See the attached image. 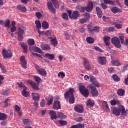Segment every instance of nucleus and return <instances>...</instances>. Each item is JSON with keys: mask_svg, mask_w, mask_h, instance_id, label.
Returning a JSON list of instances; mask_svg holds the SVG:
<instances>
[{"mask_svg": "<svg viewBox=\"0 0 128 128\" xmlns=\"http://www.w3.org/2000/svg\"><path fill=\"white\" fill-rule=\"evenodd\" d=\"M86 104L88 106H94V101L89 99L86 102Z\"/></svg>", "mask_w": 128, "mask_h": 128, "instance_id": "nucleus-36", "label": "nucleus"}, {"mask_svg": "<svg viewBox=\"0 0 128 128\" xmlns=\"http://www.w3.org/2000/svg\"><path fill=\"white\" fill-rule=\"evenodd\" d=\"M28 84H30L32 86V88L34 90H38V85L36 84L34 82H32V80H28Z\"/></svg>", "mask_w": 128, "mask_h": 128, "instance_id": "nucleus-15", "label": "nucleus"}, {"mask_svg": "<svg viewBox=\"0 0 128 128\" xmlns=\"http://www.w3.org/2000/svg\"><path fill=\"white\" fill-rule=\"evenodd\" d=\"M40 106L42 108H44L46 106V101L44 100H42L40 103Z\"/></svg>", "mask_w": 128, "mask_h": 128, "instance_id": "nucleus-64", "label": "nucleus"}, {"mask_svg": "<svg viewBox=\"0 0 128 128\" xmlns=\"http://www.w3.org/2000/svg\"><path fill=\"white\" fill-rule=\"evenodd\" d=\"M120 38L121 40V42L122 44H126V46H128V39L126 40V42H124V37L122 35L120 36Z\"/></svg>", "mask_w": 128, "mask_h": 128, "instance_id": "nucleus-33", "label": "nucleus"}, {"mask_svg": "<svg viewBox=\"0 0 128 128\" xmlns=\"http://www.w3.org/2000/svg\"><path fill=\"white\" fill-rule=\"evenodd\" d=\"M86 40L88 44H94V38L92 37H88L86 39Z\"/></svg>", "mask_w": 128, "mask_h": 128, "instance_id": "nucleus-34", "label": "nucleus"}, {"mask_svg": "<svg viewBox=\"0 0 128 128\" xmlns=\"http://www.w3.org/2000/svg\"><path fill=\"white\" fill-rule=\"evenodd\" d=\"M28 88H24L23 91L22 92V95L23 96H24V98H29L30 94V93L28 92H26V90Z\"/></svg>", "mask_w": 128, "mask_h": 128, "instance_id": "nucleus-30", "label": "nucleus"}, {"mask_svg": "<svg viewBox=\"0 0 128 128\" xmlns=\"http://www.w3.org/2000/svg\"><path fill=\"white\" fill-rule=\"evenodd\" d=\"M48 6L49 10H50L52 14H56V10L54 8V6L52 5V4L51 3V2H48Z\"/></svg>", "mask_w": 128, "mask_h": 128, "instance_id": "nucleus-19", "label": "nucleus"}, {"mask_svg": "<svg viewBox=\"0 0 128 128\" xmlns=\"http://www.w3.org/2000/svg\"><path fill=\"white\" fill-rule=\"evenodd\" d=\"M17 84H18L20 88H23L24 90V88H26V86H24V84H22V82L18 83Z\"/></svg>", "mask_w": 128, "mask_h": 128, "instance_id": "nucleus-58", "label": "nucleus"}, {"mask_svg": "<svg viewBox=\"0 0 128 128\" xmlns=\"http://www.w3.org/2000/svg\"><path fill=\"white\" fill-rule=\"evenodd\" d=\"M42 14H40V12H36V18H42Z\"/></svg>", "mask_w": 128, "mask_h": 128, "instance_id": "nucleus-60", "label": "nucleus"}, {"mask_svg": "<svg viewBox=\"0 0 128 128\" xmlns=\"http://www.w3.org/2000/svg\"><path fill=\"white\" fill-rule=\"evenodd\" d=\"M24 30H25V29H24V26H20L18 28V34H24Z\"/></svg>", "mask_w": 128, "mask_h": 128, "instance_id": "nucleus-31", "label": "nucleus"}, {"mask_svg": "<svg viewBox=\"0 0 128 128\" xmlns=\"http://www.w3.org/2000/svg\"><path fill=\"white\" fill-rule=\"evenodd\" d=\"M111 64L112 66H120L122 63L118 60H111Z\"/></svg>", "mask_w": 128, "mask_h": 128, "instance_id": "nucleus-14", "label": "nucleus"}, {"mask_svg": "<svg viewBox=\"0 0 128 128\" xmlns=\"http://www.w3.org/2000/svg\"><path fill=\"white\" fill-rule=\"evenodd\" d=\"M125 93L126 92H124V90L122 89H119L118 91V94L120 96H124Z\"/></svg>", "mask_w": 128, "mask_h": 128, "instance_id": "nucleus-43", "label": "nucleus"}, {"mask_svg": "<svg viewBox=\"0 0 128 128\" xmlns=\"http://www.w3.org/2000/svg\"><path fill=\"white\" fill-rule=\"evenodd\" d=\"M52 102H54V98H52L50 100H48L47 104H48V106H50V104H52Z\"/></svg>", "mask_w": 128, "mask_h": 128, "instance_id": "nucleus-59", "label": "nucleus"}, {"mask_svg": "<svg viewBox=\"0 0 128 128\" xmlns=\"http://www.w3.org/2000/svg\"><path fill=\"white\" fill-rule=\"evenodd\" d=\"M84 18L80 19V24H86L88 20H90V14L88 13H85L84 14Z\"/></svg>", "mask_w": 128, "mask_h": 128, "instance_id": "nucleus-13", "label": "nucleus"}, {"mask_svg": "<svg viewBox=\"0 0 128 128\" xmlns=\"http://www.w3.org/2000/svg\"><path fill=\"white\" fill-rule=\"evenodd\" d=\"M2 26H4L5 28H10V19H7L5 22L3 21Z\"/></svg>", "mask_w": 128, "mask_h": 128, "instance_id": "nucleus-29", "label": "nucleus"}, {"mask_svg": "<svg viewBox=\"0 0 128 128\" xmlns=\"http://www.w3.org/2000/svg\"><path fill=\"white\" fill-rule=\"evenodd\" d=\"M28 44L29 46H34V44H36V42H34V39H29L28 40Z\"/></svg>", "mask_w": 128, "mask_h": 128, "instance_id": "nucleus-47", "label": "nucleus"}, {"mask_svg": "<svg viewBox=\"0 0 128 128\" xmlns=\"http://www.w3.org/2000/svg\"><path fill=\"white\" fill-rule=\"evenodd\" d=\"M64 36L66 38V39L67 40H70V34L68 32H64Z\"/></svg>", "mask_w": 128, "mask_h": 128, "instance_id": "nucleus-49", "label": "nucleus"}, {"mask_svg": "<svg viewBox=\"0 0 128 128\" xmlns=\"http://www.w3.org/2000/svg\"><path fill=\"white\" fill-rule=\"evenodd\" d=\"M97 60L99 64H100V66H105V64H106V62H108L106 57L98 56Z\"/></svg>", "mask_w": 128, "mask_h": 128, "instance_id": "nucleus-11", "label": "nucleus"}, {"mask_svg": "<svg viewBox=\"0 0 128 128\" xmlns=\"http://www.w3.org/2000/svg\"><path fill=\"white\" fill-rule=\"evenodd\" d=\"M116 28H117L120 29V28H122V25L120 24H118V23H116Z\"/></svg>", "mask_w": 128, "mask_h": 128, "instance_id": "nucleus-63", "label": "nucleus"}, {"mask_svg": "<svg viewBox=\"0 0 128 128\" xmlns=\"http://www.w3.org/2000/svg\"><path fill=\"white\" fill-rule=\"evenodd\" d=\"M18 8L22 12H26V8L24 6L22 5H19L18 6Z\"/></svg>", "mask_w": 128, "mask_h": 128, "instance_id": "nucleus-39", "label": "nucleus"}, {"mask_svg": "<svg viewBox=\"0 0 128 128\" xmlns=\"http://www.w3.org/2000/svg\"><path fill=\"white\" fill-rule=\"evenodd\" d=\"M111 10L112 12H113V14H118V12L120 14L121 12H122V10L119 9L118 8H116V7L111 8Z\"/></svg>", "mask_w": 128, "mask_h": 128, "instance_id": "nucleus-22", "label": "nucleus"}, {"mask_svg": "<svg viewBox=\"0 0 128 128\" xmlns=\"http://www.w3.org/2000/svg\"><path fill=\"white\" fill-rule=\"evenodd\" d=\"M102 108L104 112H110V107L108 104L106 102H104L102 103Z\"/></svg>", "mask_w": 128, "mask_h": 128, "instance_id": "nucleus-27", "label": "nucleus"}, {"mask_svg": "<svg viewBox=\"0 0 128 128\" xmlns=\"http://www.w3.org/2000/svg\"><path fill=\"white\" fill-rule=\"evenodd\" d=\"M59 124H60L61 126H66V124H68V122L64 120H60Z\"/></svg>", "mask_w": 128, "mask_h": 128, "instance_id": "nucleus-55", "label": "nucleus"}, {"mask_svg": "<svg viewBox=\"0 0 128 128\" xmlns=\"http://www.w3.org/2000/svg\"><path fill=\"white\" fill-rule=\"evenodd\" d=\"M0 68H1L2 74H6L8 70L2 63H0Z\"/></svg>", "mask_w": 128, "mask_h": 128, "instance_id": "nucleus-38", "label": "nucleus"}, {"mask_svg": "<svg viewBox=\"0 0 128 128\" xmlns=\"http://www.w3.org/2000/svg\"><path fill=\"white\" fill-rule=\"evenodd\" d=\"M50 42L52 44V46H54V48L56 46H58V40L56 39V37H54V38H50Z\"/></svg>", "mask_w": 128, "mask_h": 128, "instance_id": "nucleus-16", "label": "nucleus"}, {"mask_svg": "<svg viewBox=\"0 0 128 128\" xmlns=\"http://www.w3.org/2000/svg\"><path fill=\"white\" fill-rule=\"evenodd\" d=\"M15 110H16V111L17 112H20V107L18 105H16L15 106Z\"/></svg>", "mask_w": 128, "mask_h": 128, "instance_id": "nucleus-62", "label": "nucleus"}, {"mask_svg": "<svg viewBox=\"0 0 128 128\" xmlns=\"http://www.w3.org/2000/svg\"><path fill=\"white\" fill-rule=\"evenodd\" d=\"M78 18H80V12L78 11L74 12L71 20H78Z\"/></svg>", "mask_w": 128, "mask_h": 128, "instance_id": "nucleus-24", "label": "nucleus"}, {"mask_svg": "<svg viewBox=\"0 0 128 128\" xmlns=\"http://www.w3.org/2000/svg\"><path fill=\"white\" fill-rule=\"evenodd\" d=\"M96 10L97 12V14L98 16V18H102V12L100 8L97 7L96 8Z\"/></svg>", "mask_w": 128, "mask_h": 128, "instance_id": "nucleus-32", "label": "nucleus"}, {"mask_svg": "<svg viewBox=\"0 0 128 128\" xmlns=\"http://www.w3.org/2000/svg\"><path fill=\"white\" fill-rule=\"evenodd\" d=\"M49 114L51 116V120H56L58 118V116H56V112L54 110H52L50 112Z\"/></svg>", "mask_w": 128, "mask_h": 128, "instance_id": "nucleus-20", "label": "nucleus"}, {"mask_svg": "<svg viewBox=\"0 0 128 128\" xmlns=\"http://www.w3.org/2000/svg\"><path fill=\"white\" fill-rule=\"evenodd\" d=\"M84 66L86 70H92V66H90L88 60L86 58L84 59Z\"/></svg>", "mask_w": 128, "mask_h": 128, "instance_id": "nucleus-12", "label": "nucleus"}, {"mask_svg": "<svg viewBox=\"0 0 128 128\" xmlns=\"http://www.w3.org/2000/svg\"><path fill=\"white\" fill-rule=\"evenodd\" d=\"M32 97L34 102H38L40 100V94L36 93H32Z\"/></svg>", "mask_w": 128, "mask_h": 128, "instance_id": "nucleus-23", "label": "nucleus"}, {"mask_svg": "<svg viewBox=\"0 0 128 128\" xmlns=\"http://www.w3.org/2000/svg\"><path fill=\"white\" fill-rule=\"evenodd\" d=\"M38 74L42 76H44L45 78L48 76V72H46L44 68H40V70H38Z\"/></svg>", "mask_w": 128, "mask_h": 128, "instance_id": "nucleus-18", "label": "nucleus"}, {"mask_svg": "<svg viewBox=\"0 0 128 128\" xmlns=\"http://www.w3.org/2000/svg\"><path fill=\"white\" fill-rule=\"evenodd\" d=\"M41 48L43 50H50V46L46 44H41Z\"/></svg>", "mask_w": 128, "mask_h": 128, "instance_id": "nucleus-25", "label": "nucleus"}, {"mask_svg": "<svg viewBox=\"0 0 128 128\" xmlns=\"http://www.w3.org/2000/svg\"><path fill=\"white\" fill-rule=\"evenodd\" d=\"M74 110L76 112H79V114H82L84 112V106L82 105H77L75 107Z\"/></svg>", "mask_w": 128, "mask_h": 128, "instance_id": "nucleus-17", "label": "nucleus"}, {"mask_svg": "<svg viewBox=\"0 0 128 128\" xmlns=\"http://www.w3.org/2000/svg\"><path fill=\"white\" fill-rule=\"evenodd\" d=\"M34 79L38 84L40 83V82H42V78L38 76H34Z\"/></svg>", "mask_w": 128, "mask_h": 128, "instance_id": "nucleus-48", "label": "nucleus"}, {"mask_svg": "<svg viewBox=\"0 0 128 128\" xmlns=\"http://www.w3.org/2000/svg\"><path fill=\"white\" fill-rule=\"evenodd\" d=\"M54 110H60V102L58 101H55L54 102Z\"/></svg>", "mask_w": 128, "mask_h": 128, "instance_id": "nucleus-21", "label": "nucleus"}, {"mask_svg": "<svg viewBox=\"0 0 128 128\" xmlns=\"http://www.w3.org/2000/svg\"><path fill=\"white\" fill-rule=\"evenodd\" d=\"M112 78L114 82H118L120 80V78H118V76L116 75H114Z\"/></svg>", "mask_w": 128, "mask_h": 128, "instance_id": "nucleus-52", "label": "nucleus"}, {"mask_svg": "<svg viewBox=\"0 0 128 128\" xmlns=\"http://www.w3.org/2000/svg\"><path fill=\"white\" fill-rule=\"evenodd\" d=\"M88 28L90 34L98 32H100V27L98 26H95L93 28L92 26L89 24L88 26Z\"/></svg>", "mask_w": 128, "mask_h": 128, "instance_id": "nucleus-9", "label": "nucleus"}, {"mask_svg": "<svg viewBox=\"0 0 128 128\" xmlns=\"http://www.w3.org/2000/svg\"><path fill=\"white\" fill-rule=\"evenodd\" d=\"M20 64L24 70L28 68V61L26 59V57L24 56H22L20 58Z\"/></svg>", "mask_w": 128, "mask_h": 128, "instance_id": "nucleus-4", "label": "nucleus"}, {"mask_svg": "<svg viewBox=\"0 0 128 128\" xmlns=\"http://www.w3.org/2000/svg\"><path fill=\"white\" fill-rule=\"evenodd\" d=\"M62 17L64 20H68V14H66V13H64Z\"/></svg>", "mask_w": 128, "mask_h": 128, "instance_id": "nucleus-56", "label": "nucleus"}, {"mask_svg": "<svg viewBox=\"0 0 128 128\" xmlns=\"http://www.w3.org/2000/svg\"><path fill=\"white\" fill-rule=\"evenodd\" d=\"M90 82L94 84L96 88H100V84L96 80V78H94V76H90Z\"/></svg>", "mask_w": 128, "mask_h": 128, "instance_id": "nucleus-10", "label": "nucleus"}, {"mask_svg": "<svg viewBox=\"0 0 128 128\" xmlns=\"http://www.w3.org/2000/svg\"><path fill=\"white\" fill-rule=\"evenodd\" d=\"M104 4H114V2L108 0H104Z\"/></svg>", "mask_w": 128, "mask_h": 128, "instance_id": "nucleus-51", "label": "nucleus"}, {"mask_svg": "<svg viewBox=\"0 0 128 128\" xmlns=\"http://www.w3.org/2000/svg\"><path fill=\"white\" fill-rule=\"evenodd\" d=\"M118 104V101L116 100H112L110 101L111 106H116Z\"/></svg>", "mask_w": 128, "mask_h": 128, "instance_id": "nucleus-53", "label": "nucleus"}, {"mask_svg": "<svg viewBox=\"0 0 128 128\" xmlns=\"http://www.w3.org/2000/svg\"><path fill=\"white\" fill-rule=\"evenodd\" d=\"M51 2H52V4H54V6L56 8H60V4H58V2L56 0H51Z\"/></svg>", "mask_w": 128, "mask_h": 128, "instance_id": "nucleus-45", "label": "nucleus"}, {"mask_svg": "<svg viewBox=\"0 0 128 128\" xmlns=\"http://www.w3.org/2000/svg\"><path fill=\"white\" fill-rule=\"evenodd\" d=\"M94 50H96V52H101L102 54H104V50H102L100 48V47L97 46L94 47Z\"/></svg>", "mask_w": 128, "mask_h": 128, "instance_id": "nucleus-50", "label": "nucleus"}, {"mask_svg": "<svg viewBox=\"0 0 128 128\" xmlns=\"http://www.w3.org/2000/svg\"><path fill=\"white\" fill-rule=\"evenodd\" d=\"M44 58H48L50 60H54L56 58V56L54 54H46L44 55Z\"/></svg>", "mask_w": 128, "mask_h": 128, "instance_id": "nucleus-26", "label": "nucleus"}, {"mask_svg": "<svg viewBox=\"0 0 128 128\" xmlns=\"http://www.w3.org/2000/svg\"><path fill=\"white\" fill-rule=\"evenodd\" d=\"M79 90L81 94L84 96V98H88V96H90V92L88 91V90L86 88V86L80 85L79 86Z\"/></svg>", "mask_w": 128, "mask_h": 128, "instance_id": "nucleus-3", "label": "nucleus"}, {"mask_svg": "<svg viewBox=\"0 0 128 128\" xmlns=\"http://www.w3.org/2000/svg\"><path fill=\"white\" fill-rule=\"evenodd\" d=\"M58 78H66V73L64 72H60L58 74Z\"/></svg>", "mask_w": 128, "mask_h": 128, "instance_id": "nucleus-46", "label": "nucleus"}, {"mask_svg": "<svg viewBox=\"0 0 128 128\" xmlns=\"http://www.w3.org/2000/svg\"><path fill=\"white\" fill-rule=\"evenodd\" d=\"M35 24H36L38 30H40V28H42V23L40 22V20H36L35 22Z\"/></svg>", "mask_w": 128, "mask_h": 128, "instance_id": "nucleus-44", "label": "nucleus"}, {"mask_svg": "<svg viewBox=\"0 0 128 128\" xmlns=\"http://www.w3.org/2000/svg\"><path fill=\"white\" fill-rule=\"evenodd\" d=\"M94 10V4H92V2H89V4L87 8H82L80 9V12H84L86 10L88 12H90L92 10Z\"/></svg>", "mask_w": 128, "mask_h": 128, "instance_id": "nucleus-5", "label": "nucleus"}, {"mask_svg": "<svg viewBox=\"0 0 128 128\" xmlns=\"http://www.w3.org/2000/svg\"><path fill=\"white\" fill-rule=\"evenodd\" d=\"M18 40L19 42H22V40H24V34H18Z\"/></svg>", "mask_w": 128, "mask_h": 128, "instance_id": "nucleus-54", "label": "nucleus"}, {"mask_svg": "<svg viewBox=\"0 0 128 128\" xmlns=\"http://www.w3.org/2000/svg\"><path fill=\"white\" fill-rule=\"evenodd\" d=\"M42 26L44 30H48L50 28V24L46 21H44L42 24Z\"/></svg>", "mask_w": 128, "mask_h": 128, "instance_id": "nucleus-37", "label": "nucleus"}, {"mask_svg": "<svg viewBox=\"0 0 128 128\" xmlns=\"http://www.w3.org/2000/svg\"><path fill=\"white\" fill-rule=\"evenodd\" d=\"M112 44L114 45V46L116 48H122V45L120 44V39L118 38V37H115L112 40Z\"/></svg>", "mask_w": 128, "mask_h": 128, "instance_id": "nucleus-7", "label": "nucleus"}, {"mask_svg": "<svg viewBox=\"0 0 128 128\" xmlns=\"http://www.w3.org/2000/svg\"><path fill=\"white\" fill-rule=\"evenodd\" d=\"M32 50L33 52H38V54H42V49L38 47H34L32 48Z\"/></svg>", "mask_w": 128, "mask_h": 128, "instance_id": "nucleus-41", "label": "nucleus"}, {"mask_svg": "<svg viewBox=\"0 0 128 128\" xmlns=\"http://www.w3.org/2000/svg\"><path fill=\"white\" fill-rule=\"evenodd\" d=\"M2 54L4 59L6 58H12V54L10 50H6V49H4L2 52Z\"/></svg>", "mask_w": 128, "mask_h": 128, "instance_id": "nucleus-6", "label": "nucleus"}, {"mask_svg": "<svg viewBox=\"0 0 128 128\" xmlns=\"http://www.w3.org/2000/svg\"><path fill=\"white\" fill-rule=\"evenodd\" d=\"M20 46L24 50V54H28V46L24 44V42H22Z\"/></svg>", "mask_w": 128, "mask_h": 128, "instance_id": "nucleus-35", "label": "nucleus"}, {"mask_svg": "<svg viewBox=\"0 0 128 128\" xmlns=\"http://www.w3.org/2000/svg\"><path fill=\"white\" fill-rule=\"evenodd\" d=\"M58 118H61L62 120H66V116L62 112H58Z\"/></svg>", "mask_w": 128, "mask_h": 128, "instance_id": "nucleus-42", "label": "nucleus"}, {"mask_svg": "<svg viewBox=\"0 0 128 128\" xmlns=\"http://www.w3.org/2000/svg\"><path fill=\"white\" fill-rule=\"evenodd\" d=\"M112 112L113 114L116 116H120V114L122 116H128V113L124 106H120L119 108H112Z\"/></svg>", "mask_w": 128, "mask_h": 128, "instance_id": "nucleus-1", "label": "nucleus"}, {"mask_svg": "<svg viewBox=\"0 0 128 128\" xmlns=\"http://www.w3.org/2000/svg\"><path fill=\"white\" fill-rule=\"evenodd\" d=\"M89 88L91 90V94L92 96H94V98H98V91L96 88L92 84H90Z\"/></svg>", "mask_w": 128, "mask_h": 128, "instance_id": "nucleus-8", "label": "nucleus"}, {"mask_svg": "<svg viewBox=\"0 0 128 128\" xmlns=\"http://www.w3.org/2000/svg\"><path fill=\"white\" fill-rule=\"evenodd\" d=\"M74 89L72 88H70L69 90L64 94V96L66 100H70V104H74Z\"/></svg>", "mask_w": 128, "mask_h": 128, "instance_id": "nucleus-2", "label": "nucleus"}, {"mask_svg": "<svg viewBox=\"0 0 128 128\" xmlns=\"http://www.w3.org/2000/svg\"><path fill=\"white\" fill-rule=\"evenodd\" d=\"M8 102H10V99L6 100V101L4 102L6 106H10V104Z\"/></svg>", "mask_w": 128, "mask_h": 128, "instance_id": "nucleus-61", "label": "nucleus"}, {"mask_svg": "<svg viewBox=\"0 0 128 128\" xmlns=\"http://www.w3.org/2000/svg\"><path fill=\"white\" fill-rule=\"evenodd\" d=\"M104 40L106 46H110V38L105 36L104 37Z\"/></svg>", "mask_w": 128, "mask_h": 128, "instance_id": "nucleus-28", "label": "nucleus"}, {"mask_svg": "<svg viewBox=\"0 0 128 128\" xmlns=\"http://www.w3.org/2000/svg\"><path fill=\"white\" fill-rule=\"evenodd\" d=\"M6 118H8L6 114L0 112V120H6Z\"/></svg>", "mask_w": 128, "mask_h": 128, "instance_id": "nucleus-40", "label": "nucleus"}, {"mask_svg": "<svg viewBox=\"0 0 128 128\" xmlns=\"http://www.w3.org/2000/svg\"><path fill=\"white\" fill-rule=\"evenodd\" d=\"M23 122H24V124L26 126V125L30 124V120H23Z\"/></svg>", "mask_w": 128, "mask_h": 128, "instance_id": "nucleus-57", "label": "nucleus"}]
</instances>
